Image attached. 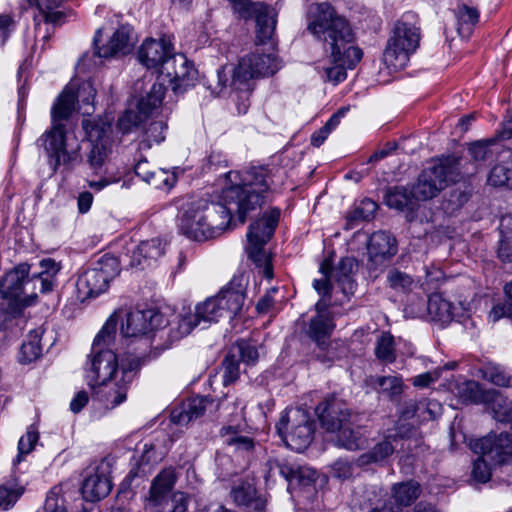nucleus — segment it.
<instances>
[{
    "mask_svg": "<svg viewBox=\"0 0 512 512\" xmlns=\"http://www.w3.org/2000/svg\"><path fill=\"white\" fill-rule=\"evenodd\" d=\"M231 183L222 190L223 203L204 199L183 200L179 206L178 227L189 239L206 241L220 236L231 224L235 213L240 224L247 215L261 207L275 185L271 171L264 167L226 174Z\"/></svg>",
    "mask_w": 512,
    "mask_h": 512,
    "instance_id": "1",
    "label": "nucleus"
},
{
    "mask_svg": "<svg viewBox=\"0 0 512 512\" xmlns=\"http://www.w3.org/2000/svg\"><path fill=\"white\" fill-rule=\"evenodd\" d=\"M229 81V75L225 71V67H221L217 70L216 76L208 80L206 88L211 91L213 96H220L227 88Z\"/></svg>",
    "mask_w": 512,
    "mask_h": 512,
    "instance_id": "55",
    "label": "nucleus"
},
{
    "mask_svg": "<svg viewBox=\"0 0 512 512\" xmlns=\"http://www.w3.org/2000/svg\"><path fill=\"white\" fill-rule=\"evenodd\" d=\"M95 95L96 90L92 83L86 81L79 87L78 93L75 92L72 85L66 86L54 103L51 110V128L38 139L47 153L53 172H56L62 164L68 165L78 157V147L72 151L67 150L69 138L61 121L73 113L78 98H81L82 102L86 104H92Z\"/></svg>",
    "mask_w": 512,
    "mask_h": 512,
    "instance_id": "4",
    "label": "nucleus"
},
{
    "mask_svg": "<svg viewBox=\"0 0 512 512\" xmlns=\"http://www.w3.org/2000/svg\"><path fill=\"white\" fill-rule=\"evenodd\" d=\"M427 311L431 320L447 324L457 316L459 307L445 299L441 294H433L427 301Z\"/></svg>",
    "mask_w": 512,
    "mask_h": 512,
    "instance_id": "31",
    "label": "nucleus"
},
{
    "mask_svg": "<svg viewBox=\"0 0 512 512\" xmlns=\"http://www.w3.org/2000/svg\"><path fill=\"white\" fill-rule=\"evenodd\" d=\"M378 208L376 202L371 199H364L361 203L351 212L348 213L346 217V228L353 229L355 228L361 221H369L374 217V214Z\"/></svg>",
    "mask_w": 512,
    "mask_h": 512,
    "instance_id": "40",
    "label": "nucleus"
},
{
    "mask_svg": "<svg viewBox=\"0 0 512 512\" xmlns=\"http://www.w3.org/2000/svg\"><path fill=\"white\" fill-rule=\"evenodd\" d=\"M165 252V244L159 238L142 241L127 250L125 255L129 259L128 265L133 268L144 269L156 262Z\"/></svg>",
    "mask_w": 512,
    "mask_h": 512,
    "instance_id": "22",
    "label": "nucleus"
},
{
    "mask_svg": "<svg viewBox=\"0 0 512 512\" xmlns=\"http://www.w3.org/2000/svg\"><path fill=\"white\" fill-rule=\"evenodd\" d=\"M120 272L117 258L104 255L96 265L84 271L76 282L78 298L82 301L105 292L111 280Z\"/></svg>",
    "mask_w": 512,
    "mask_h": 512,
    "instance_id": "12",
    "label": "nucleus"
},
{
    "mask_svg": "<svg viewBox=\"0 0 512 512\" xmlns=\"http://www.w3.org/2000/svg\"><path fill=\"white\" fill-rule=\"evenodd\" d=\"M384 201L387 206L397 210H414L416 203L410 190L405 187H394L387 190Z\"/></svg>",
    "mask_w": 512,
    "mask_h": 512,
    "instance_id": "38",
    "label": "nucleus"
},
{
    "mask_svg": "<svg viewBox=\"0 0 512 512\" xmlns=\"http://www.w3.org/2000/svg\"><path fill=\"white\" fill-rule=\"evenodd\" d=\"M187 505L188 496L183 492L177 491L163 497L159 503L147 502L146 508L154 512H186Z\"/></svg>",
    "mask_w": 512,
    "mask_h": 512,
    "instance_id": "34",
    "label": "nucleus"
},
{
    "mask_svg": "<svg viewBox=\"0 0 512 512\" xmlns=\"http://www.w3.org/2000/svg\"><path fill=\"white\" fill-rule=\"evenodd\" d=\"M269 473L274 474L275 470L289 482L297 481L300 485L307 486L314 483L317 479V472L310 467H297L293 469L286 464H280L276 460H269Z\"/></svg>",
    "mask_w": 512,
    "mask_h": 512,
    "instance_id": "29",
    "label": "nucleus"
},
{
    "mask_svg": "<svg viewBox=\"0 0 512 512\" xmlns=\"http://www.w3.org/2000/svg\"><path fill=\"white\" fill-rule=\"evenodd\" d=\"M280 211L272 209L263 214L249 226L247 232V244L245 251L255 265L262 270L263 276L267 279L273 278V268L271 265V256L265 250L266 243L272 237L278 224Z\"/></svg>",
    "mask_w": 512,
    "mask_h": 512,
    "instance_id": "8",
    "label": "nucleus"
},
{
    "mask_svg": "<svg viewBox=\"0 0 512 512\" xmlns=\"http://www.w3.org/2000/svg\"><path fill=\"white\" fill-rule=\"evenodd\" d=\"M355 265L353 258L346 257L341 259L336 269L333 271L335 281L338 282V278H352Z\"/></svg>",
    "mask_w": 512,
    "mask_h": 512,
    "instance_id": "62",
    "label": "nucleus"
},
{
    "mask_svg": "<svg viewBox=\"0 0 512 512\" xmlns=\"http://www.w3.org/2000/svg\"><path fill=\"white\" fill-rule=\"evenodd\" d=\"M158 83L167 82L175 94H181L194 86L197 70L182 54H173L159 70Z\"/></svg>",
    "mask_w": 512,
    "mask_h": 512,
    "instance_id": "15",
    "label": "nucleus"
},
{
    "mask_svg": "<svg viewBox=\"0 0 512 512\" xmlns=\"http://www.w3.org/2000/svg\"><path fill=\"white\" fill-rule=\"evenodd\" d=\"M277 431L288 447L301 452L313 439L314 422L305 409L288 408L277 424Z\"/></svg>",
    "mask_w": 512,
    "mask_h": 512,
    "instance_id": "10",
    "label": "nucleus"
},
{
    "mask_svg": "<svg viewBox=\"0 0 512 512\" xmlns=\"http://www.w3.org/2000/svg\"><path fill=\"white\" fill-rule=\"evenodd\" d=\"M239 377V362L234 355H228L223 361V383L229 385Z\"/></svg>",
    "mask_w": 512,
    "mask_h": 512,
    "instance_id": "56",
    "label": "nucleus"
},
{
    "mask_svg": "<svg viewBox=\"0 0 512 512\" xmlns=\"http://www.w3.org/2000/svg\"><path fill=\"white\" fill-rule=\"evenodd\" d=\"M201 324L197 312L183 311L177 316L176 322L172 324L170 328V337L172 340H179L189 335L192 330Z\"/></svg>",
    "mask_w": 512,
    "mask_h": 512,
    "instance_id": "36",
    "label": "nucleus"
},
{
    "mask_svg": "<svg viewBox=\"0 0 512 512\" xmlns=\"http://www.w3.org/2000/svg\"><path fill=\"white\" fill-rule=\"evenodd\" d=\"M233 11L238 18L256 21V39L258 43H265L271 39L276 25L275 14L262 2L251 0H229Z\"/></svg>",
    "mask_w": 512,
    "mask_h": 512,
    "instance_id": "13",
    "label": "nucleus"
},
{
    "mask_svg": "<svg viewBox=\"0 0 512 512\" xmlns=\"http://www.w3.org/2000/svg\"><path fill=\"white\" fill-rule=\"evenodd\" d=\"M82 124L90 145L87 162L96 171L102 167L110 151L112 128L109 122L102 119L84 120Z\"/></svg>",
    "mask_w": 512,
    "mask_h": 512,
    "instance_id": "14",
    "label": "nucleus"
},
{
    "mask_svg": "<svg viewBox=\"0 0 512 512\" xmlns=\"http://www.w3.org/2000/svg\"><path fill=\"white\" fill-rule=\"evenodd\" d=\"M114 339L115 321L107 320L93 341L85 366V379L92 388L119 379L121 376L117 355L109 348Z\"/></svg>",
    "mask_w": 512,
    "mask_h": 512,
    "instance_id": "5",
    "label": "nucleus"
},
{
    "mask_svg": "<svg viewBox=\"0 0 512 512\" xmlns=\"http://www.w3.org/2000/svg\"><path fill=\"white\" fill-rule=\"evenodd\" d=\"M23 492L24 488L18 484L0 486V508L6 510L13 506Z\"/></svg>",
    "mask_w": 512,
    "mask_h": 512,
    "instance_id": "51",
    "label": "nucleus"
},
{
    "mask_svg": "<svg viewBox=\"0 0 512 512\" xmlns=\"http://www.w3.org/2000/svg\"><path fill=\"white\" fill-rule=\"evenodd\" d=\"M42 271L29 279L30 266L20 264L0 280V343L16 337L22 330L24 320L21 311L33 303L37 297L35 292L28 294L27 286L36 288L40 284L41 292H49L55 285L59 265L52 259L40 262Z\"/></svg>",
    "mask_w": 512,
    "mask_h": 512,
    "instance_id": "3",
    "label": "nucleus"
},
{
    "mask_svg": "<svg viewBox=\"0 0 512 512\" xmlns=\"http://www.w3.org/2000/svg\"><path fill=\"white\" fill-rule=\"evenodd\" d=\"M457 30L460 36L469 37L479 21V11L467 5H460L455 10Z\"/></svg>",
    "mask_w": 512,
    "mask_h": 512,
    "instance_id": "37",
    "label": "nucleus"
},
{
    "mask_svg": "<svg viewBox=\"0 0 512 512\" xmlns=\"http://www.w3.org/2000/svg\"><path fill=\"white\" fill-rule=\"evenodd\" d=\"M207 403L204 397L190 398L181 407L172 410L170 419L174 424L187 425L204 414Z\"/></svg>",
    "mask_w": 512,
    "mask_h": 512,
    "instance_id": "30",
    "label": "nucleus"
},
{
    "mask_svg": "<svg viewBox=\"0 0 512 512\" xmlns=\"http://www.w3.org/2000/svg\"><path fill=\"white\" fill-rule=\"evenodd\" d=\"M488 181L493 186H508L512 188V160L494 166Z\"/></svg>",
    "mask_w": 512,
    "mask_h": 512,
    "instance_id": "46",
    "label": "nucleus"
},
{
    "mask_svg": "<svg viewBox=\"0 0 512 512\" xmlns=\"http://www.w3.org/2000/svg\"><path fill=\"white\" fill-rule=\"evenodd\" d=\"M419 28L404 20L395 24L383 52V63L389 70L403 69L409 62L410 56L419 46Z\"/></svg>",
    "mask_w": 512,
    "mask_h": 512,
    "instance_id": "9",
    "label": "nucleus"
},
{
    "mask_svg": "<svg viewBox=\"0 0 512 512\" xmlns=\"http://www.w3.org/2000/svg\"><path fill=\"white\" fill-rule=\"evenodd\" d=\"M486 404L491 408L497 421H512V402L504 398L500 392L497 391V397H493Z\"/></svg>",
    "mask_w": 512,
    "mask_h": 512,
    "instance_id": "45",
    "label": "nucleus"
},
{
    "mask_svg": "<svg viewBox=\"0 0 512 512\" xmlns=\"http://www.w3.org/2000/svg\"><path fill=\"white\" fill-rule=\"evenodd\" d=\"M221 436L226 445L234 447L239 451H250L254 447L250 437L239 434V426H224L221 429Z\"/></svg>",
    "mask_w": 512,
    "mask_h": 512,
    "instance_id": "42",
    "label": "nucleus"
},
{
    "mask_svg": "<svg viewBox=\"0 0 512 512\" xmlns=\"http://www.w3.org/2000/svg\"><path fill=\"white\" fill-rule=\"evenodd\" d=\"M173 55L171 43L165 39H147L139 48L138 59L147 69H163Z\"/></svg>",
    "mask_w": 512,
    "mask_h": 512,
    "instance_id": "20",
    "label": "nucleus"
},
{
    "mask_svg": "<svg viewBox=\"0 0 512 512\" xmlns=\"http://www.w3.org/2000/svg\"><path fill=\"white\" fill-rule=\"evenodd\" d=\"M44 508L45 512H67L65 501L56 488H53L47 495Z\"/></svg>",
    "mask_w": 512,
    "mask_h": 512,
    "instance_id": "60",
    "label": "nucleus"
},
{
    "mask_svg": "<svg viewBox=\"0 0 512 512\" xmlns=\"http://www.w3.org/2000/svg\"><path fill=\"white\" fill-rule=\"evenodd\" d=\"M143 118V115H141L139 112L136 113L135 111L128 109L119 118L118 128L123 133H128L133 127L137 126L143 120Z\"/></svg>",
    "mask_w": 512,
    "mask_h": 512,
    "instance_id": "58",
    "label": "nucleus"
},
{
    "mask_svg": "<svg viewBox=\"0 0 512 512\" xmlns=\"http://www.w3.org/2000/svg\"><path fill=\"white\" fill-rule=\"evenodd\" d=\"M135 376L132 364L129 367L121 365V376L106 384L98 385L97 398L106 409H114L126 400L129 385Z\"/></svg>",
    "mask_w": 512,
    "mask_h": 512,
    "instance_id": "19",
    "label": "nucleus"
},
{
    "mask_svg": "<svg viewBox=\"0 0 512 512\" xmlns=\"http://www.w3.org/2000/svg\"><path fill=\"white\" fill-rule=\"evenodd\" d=\"M111 487L107 467L99 465L87 472L81 487V493L86 501L94 502L106 497Z\"/></svg>",
    "mask_w": 512,
    "mask_h": 512,
    "instance_id": "23",
    "label": "nucleus"
},
{
    "mask_svg": "<svg viewBox=\"0 0 512 512\" xmlns=\"http://www.w3.org/2000/svg\"><path fill=\"white\" fill-rule=\"evenodd\" d=\"M469 154L475 162H483L490 157L492 151L488 143L478 141L470 145Z\"/></svg>",
    "mask_w": 512,
    "mask_h": 512,
    "instance_id": "61",
    "label": "nucleus"
},
{
    "mask_svg": "<svg viewBox=\"0 0 512 512\" xmlns=\"http://www.w3.org/2000/svg\"><path fill=\"white\" fill-rule=\"evenodd\" d=\"M114 319L115 328L118 321L121 324V334L124 337H137L157 329L163 322L161 314L154 310H119L108 320Z\"/></svg>",
    "mask_w": 512,
    "mask_h": 512,
    "instance_id": "16",
    "label": "nucleus"
},
{
    "mask_svg": "<svg viewBox=\"0 0 512 512\" xmlns=\"http://www.w3.org/2000/svg\"><path fill=\"white\" fill-rule=\"evenodd\" d=\"M221 309L215 296L208 297L195 306L197 317H199L201 323L205 324L217 322L220 318H225Z\"/></svg>",
    "mask_w": 512,
    "mask_h": 512,
    "instance_id": "43",
    "label": "nucleus"
},
{
    "mask_svg": "<svg viewBox=\"0 0 512 512\" xmlns=\"http://www.w3.org/2000/svg\"><path fill=\"white\" fill-rule=\"evenodd\" d=\"M237 349L241 360L247 364H254L259 357L256 346L245 340L237 343Z\"/></svg>",
    "mask_w": 512,
    "mask_h": 512,
    "instance_id": "59",
    "label": "nucleus"
},
{
    "mask_svg": "<svg viewBox=\"0 0 512 512\" xmlns=\"http://www.w3.org/2000/svg\"><path fill=\"white\" fill-rule=\"evenodd\" d=\"M381 391L389 396H396L403 391V380L400 376H382L376 378Z\"/></svg>",
    "mask_w": 512,
    "mask_h": 512,
    "instance_id": "52",
    "label": "nucleus"
},
{
    "mask_svg": "<svg viewBox=\"0 0 512 512\" xmlns=\"http://www.w3.org/2000/svg\"><path fill=\"white\" fill-rule=\"evenodd\" d=\"M460 160L455 156L439 158L422 171L410 190L415 203L436 197L450 183L460 180Z\"/></svg>",
    "mask_w": 512,
    "mask_h": 512,
    "instance_id": "7",
    "label": "nucleus"
},
{
    "mask_svg": "<svg viewBox=\"0 0 512 512\" xmlns=\"http://www.w3.org/2000/svg\"><path fill=\"white\" fill-rule=\"evenodd\" d=\"M330 269H331L330 262L327 261V260L324 261L321 264V266H320V271L324 275V278L320 279V280H314V282H313V287L316 289V291L319 294H322L324 296L328 295L330 293V290H331L330 281L326 278V276L329 273Z\"/></svg>",
    "mask_w": 512,
    "mask_h": 512,
    "instance_id": "63",
    "label": "nucleus"
},
{
    "mask_svg": "<svg viewBox=\"0 0 512 512\" xmlns=\"http://www.w3.org/2000/svg\"><path fill=\"white\" fill-rule=\"evenodd\" d=\"M43 335L42 328L31 331L28 340L24 342L20 350V361L29 363L36 360L42 353L41 338Z\"/></svg>",
    "mask_w": 512,
    "mask_h": 512,
    "instance_id": "41",
    "label": "nucleus"
},
{
    "mask_svg": "<svg viewBox=\"0 0 512 512\" xmlns=\"http://www.w3.org/2000/svg\"><path fill=\"white\" fill-rule=\"evenodd\" d=\"M353 475V467L352 464L348 461L339 459L332 466V476L340 479L346 480L351 478Z\"/></svg>",
    "mask_w": 512,
    "mask_h": 512,
    "instance_id": "64",
    "label": "nucleus"
},
{
    "mask_svg": "<svg viewBox=\"0 0 512 512\" xmlns=\"http://www.w3.org/2000/svg\"><path fill=\"white\" fill-rule=\"evenodd\" d=\"M178 479L173 468L163 469L152 481L147 502H158L163 497L171 495Z\"/></svg>",
    "mask_w": 512,
    "mask_h": 512,
    "instance_id": "32",
    "label": "nucleus"
},
{
    "mask_svg": "<svg viewBox=\"0 0 512 512\" xmlns=\"http://www.w3.org/2000/svg\"><path fill=\"white\" fill-rule=\"evenodd\" d=\"M247 284L248 279L244 275L235 276L215 295L225 318L232 319L242 311Z\"/></svg>",
    "mask_w": 512,
    "mask_h": 512,
    "instance_id": "18",
    "label": "nucleus"
},
{
    "mask_svg": "<svg viewBox=\"0 0 512 512\" xmlns=\"http://www.w3.org/2000/svg\"><path fill=\"white\" fill-rule=\"evenodd\" d=\"M375 353L377 358L384 362L392 363L395 361L396 354L394 348V339L391 334L382 333V335L377 340Z\"/></svg>",
    "mask_w": 512,
    "mask_h": 512,
    "instance_id": "47",
    "label": "nucleus"
},
{
    "mask_svg": "<svg viewBox=\"0 0 512 512\" xmlns=\"http://www.w3.org/2000/svg\"><path fill=\"white\" fill-rule=\"evenodd\" d=\"M418 405L419 416L423 421L435 420L442 414V405L437 400L426 399L418 402Z\"/></svg>",
    "mask_w": 512,
    "mask_h": 512,
    "instance_id": "53",
    "label": "nucleus"
},
{
    "mask_svg": "<svg viewBox=\"0 0 512 512\" xmlns=\"http://www.w3.org/2000/svg\"><path fill=\"white\" fill-rule=\"evenodd\" d=\"M397 442V435H384L378 439L368 451L359 455L355 460V464L358 467L386 465L396 450Z\"/></svg>",
    "mask_w": 512,
    "mask_h": 512,
    "instance_id": "21",
    "label": "nucleus"
},
{
    "mask_svg": "<svg viewBox=\"0 0 512 512\" xmlns=\"http://www.w3.org/2000/svg\"><path fill=\"white\" fill-rule=\"evenodd\" d=\"M256 495V490L249 481L239 480L231 489V496L238 505H249Z\"/></svg>",
    "mask_w": 512,
    "mask_h": 512,
    "instance_id": "48",
    "label": "nucleus"
},
{
    "mask_svg": "<svg viewBox=\"0 0 512 512\" xmlns=\"http://www.w3.org/2000/svg\"><path fill=\"white\" fill-rule=\"evenodd\" d=\"M39 440V432L34 426L28 427L26 433L20 438L18 442V455L14 464L19 463L24 455L29 454L35 447Z\"/></svg>",
    "mask_w": 512,
    "mask_h": 512,
    "instance_id": "49",
    "label": "nucleus"
},
{
    "mask_svg": "<svg viewBox=\"0 0 512 512\" xmlns=\"http://www.w3.org/2000/svg\"><path fill=\"white\" fill-rule=\"evenodd\" d=\"M165 128L166 125L162 121L151 122L145 132V138L140 141V148L148 149L152 146L153 143H161L165 138Z\"/></svg>",
    "mask_w": 512,
    "mask_h": 512,
    "instance_id": "50",
    "label": "nucleus"
},
{
    "mask_svg": "<svg viewBox=\"0 0 512 512\" xmlns=\"http://www.w3.org/2000/svg\"><path fill=\"white\" fill-rule=\"evenodd\" d=\"M280 68L281 61L275 53L256 49L239 60L233 70L231 86L241 89L242 85L252 84V80L274 75Z\"/></svg>",
    "mask_w": 512,
    "mask_h": 512,
    "instance_id": "11",
    "label": "nucleus"
},
{
    "mask_svg": "<svg viewBox=\"0 0 512 512\" xmlns=\"http://www.w3.org/2000/svg\"><path fill=\"white\" fill-rule=\"evenodd\" d=\"M421 494V486L414 480L395 483L391 487V499L399 508L410 506Z\"/></svg>",
    "mask_w": 512,
    "mask_h": 512,
    "instance_id": "33",
    "label": "nucleus"
},
{
    "mask_svg": "<svg viewBox=\"0 0 512 512\" xmlns=\"http://www.w3.org/2000/svg\"><path fill=\"white\" fill-rule=\"evenodd\" d=\"M397 253L396 239L389 233L378 231L370 236L368 254L370 260L379 265Z\"/></svg>",
    "mask_w": 512,
    "mask_h": 512,
    "instance_id": "26",
    "label": "nucleus"
},
{
    "mask_svg": "<svg viewBox=\"0 0 512 512\" xmlns=\"http://www.w3.org/2000/svg\"><path fill=\"white\" fill-rule=\"evenodd\" d=\"M316 414L327 432L336 434V444L348 450H358L366 444L362 429L355 425L353 415L342 401L331 398L320 403Z\"/></svg>",
    "mask_w": 512,
    "mask_h": 512,
    "instance_id": "6",
    "label": "nucleus"
},
{
    "mask_svg": "<svg viewBox=\"0 0 512 512\" xmlns=\"http://www.w3.org/2000/svg\"><path fill=\"white\" fill-rule=\"evenodd\" d=\"M165 93L163 83H154L145 96L138 102V110L143 117L153 114L162 104Z\"/></svg>",
    "mask_w": 512,
    "mask_h": 512,
    "instance_id": "35",
    "label": "nucleus"
},
{
    "mask_svg": "<svg viewBox=\"0 0 512 512\" xmlns=\"http://www.w3.org/2000/svg\"><path fill=\"white\" fill-rule=\"evenodd\" d=\"M387 281L390 288L402 293L410 292L417 286V282L409 274L398 269L389 270Z\"/></svg>",
    "mask_w": 512,
    "mask_h": 512,
    "instance_id": "44",
    "label": "nucleus"
},
{
    "mask_svg": "<svg viewBox=\"0 0 512 512\" xmlns=\"http://www.w3.org/2000/svg\"><path fill=\"white\" fill-rule=\"evenodd\" d=\"M16 20L13 13L0 14V47L4 46L8 38L16 29Z\"/></svg>",
    "mask_w": 512,
    "mask_h": 512,
    "instance_id": "57",
    "label": "nucleus"
},
{
    "mask_svg": "<svg viewBox=\"0 0 512 512\" xmlns=\"http://www.w3.org/2000/svg\"><path fill=\"white\" fill-rule=\"evenodd\" d=\"M101 33V29L97 30L94 38L96 54L99 57L108 58L118 54L125 55L134 46L133 29L130 26H121L114 32L107 45L98 47Z\"/></svg>",
    "mask_w": 512,
    "mask_h": 512,
    "instance_id": "24",
    "label": "nucleus"
},
{
    "mask_svg": "<svg viewBox=\"0 0 512 512\" xmlns=\"http://www.w3.org/2000/svg\"><path fill=\"white\" fill-rule=\"evenodd\" d=\"M456 395L461 402L466 404L488 403L493 397H497L494 389H483L481 384L474 380H466L456 386Z\"/></svg>",
    "mask_w": 512,
    "mask_h": 512,
    "instance_id": "28",
    "label": "nucleus"
},
{
    "mask_svg": "<svg viewBox=\"0 0 512 512\" xmlns=\"http://www.w3.org/2000/svg\"><path fill=\"white\" fill-rule=\"evenodd\" d=\"M315 307L317 315L310 321L308 335L317 345L323 346L330 337L334 324L327 311V304L323 300L318 301Z\"/></svg>",
    "mask_w": 512,
    "mask_h": 512,
    "instance_id": "27",
    "label": "nucleus"
},
{
    "mask_svg": "<svg viewBox=\"0 0 512 512\" xmlns=\"http://www.w3.org/2000/svg\"><path fill=\"white\" fill-rule=\"evenodd\" d=\"M175 182L176 177L173 174L168 173L164 169H157L151 172L148 184L152 185L156 189H170L174 186Z\"/></svg>",
    "mask_w": 512,
    "mask_h": 512,
    "instance_id": "54",
    "label": "nucleus"
},
{
    "mask_svg": "<svg viewBox=\"0 0 512 512\" xmlns=\"http://www.w3.org/2000/svg\"><path fill=\"white\" fill-rule=\"evenodd\" d=\"M307 30L322 43L328 64H323L322 77L337 85L347 77L362 58V51L353 45L354 33L347 19L339 15L327 2L309 6Z\"/></svg>",
    "mask_w": 512,
    "mask_h": 512,
    "instance_id": "2",
    "label": "nucleus"
},
{
    "mask_svg": "<svg viewBox=\"0 0 512 512\" xmlns=\"http://www.w3.org/2000/svg\"><path fill=\"white\" fill-rule=\"evenodd\" d=\"M64 0H28L35 7L34 26L36 38L47 41L54 32L53 27L62 22L64 13L59 10Z\"/></svg>",
    "mask_w": 512,
    "mask_h": 512,
    "instance_id": "17",
    "label": "nucleus"
},
{
    "mask_svg": "<svg viewBox=\"0 0 512 512\" xmlns=\"http://www.w3.org/2000/svg\"><path fill=\"white\" fill-rule=\"evenodd\" d=\"M352 502L354 507L358 506L360 510L367 512H403L401 508L392 505L378 487L354 492Z\"/></svg>",
    "mask_w": 512,
    "mask_h": 512,
    "instance_id": "25",
    "label": "nucleus"
},
{
    "mask_svg": "<svg viewBox=\"0 0 512 512\" xmlns=\"http://www.w3.org/2000/svg\"><path fill=\"white\" fill-rule=\"evenodd\" d=\"M478 376L496 386L509 387L512 385V377L502 366L492 362L484 363L478 369Z\"/></svg>",
    "mask_w": 512,
    "mask_h": 512,
    "instance_id": "39",
    "label": "nucleus"
}]
</instances>
